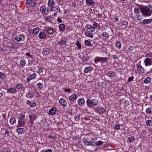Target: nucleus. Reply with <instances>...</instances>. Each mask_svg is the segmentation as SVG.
I'll use <instances>...</instances> for the list:
<instances>
[{
  "instance_id": "obj_2",
  "label": "nucleus",
  "mask_w": 152,
  "mask_h": 152,
  "mask_svg": "<svg viewBox=\"0 0 152 152\" xmlns=\"http://www.w3.org/2000/svg\"><path fill=\"white\" fill-rule=\"evenodd\" d=\"M142 15L145 16H149L151 15L152 10H140Z\"/></svg>"
},
{
  "instance_id": "obj_26",
  "label": "nucleus",
  "mask_w": 152,
  "mask_h": 152,
  "mask_svg": "<svg viewBox=\"0 0 152 152\" xmlns=\"http://www.w3.org/2000/svg\"><path fill=\"white\" fill-rule=\"evenodd\" d=\"M29 118L31 122H32L34 121L36 118V115H33L31 116H29Z\"/></svg>"
},
{
  "instance_id": "obj_43",
  "label": "nucleus",
  "mask_w": 152,
  "mask_h": 152,
  "mask_svg": "<svg viewBox=\"0 0 152 152\" xmlns=\"http://www.w3.org/2000/svg\"><path fill=\"white\" fill-rule=\"evenodd\" d=\"M146 112L147 113L150 114L152 112V108H148L146 110Z\"/></svg>"
},
{
  "instance_id": "obj_3",
  "label": "nucleus",
  "mask_w": 152,
  "mask_h": 152,
  "mask_svg": "<svg viewBox=\"0 0 152 152\" xmlns=\"http://www.w3.org/2000/svg\"><path fill=\"white\" fill-rule=\"evenodd\" d=\"M144 63L145 66H150L152 64V59L147 58L145 59Z\"/></svg>"
},
{
  "instance_id": "obj_4",
  "label": "nucleus",
  "mask_w": 152,
  "mask_h": 152,
  "mask_svg": "<svg viewBox=\"0 0 152 152\" xmlns=\"http://www.w3.org/2000/svg\"><path fill=\"white\" fill-rule=\"evenodd\" d=\"M48 6L49 7H51V9H52L53 8L55 7L56 10H60L58 7L55 6L54 4V1L53 0H49L48 1Z\"/></svg>"
},
{
  "instance_id": "obj_8",
  "label": "nucleus",
  "mask_w": 152,
  "mask_h": 152,
  "mask_svg": "<svg viewBox=\"0 0 152 152\" xmlns=\"http://www.w3.org/2000/svg\"><path fill=\"white\" fill-rule=\"evenodd\" d=\"M50 52V50L48 48H44L42 53L43 56H47L49 54Z\"/></svg>"
},
{
  "instance_id": "obj_18",
  "label": "nucleus",
  "mask_w": 152,
  "mask_h": 152,
  "mask_svg": "<svg viewBox=\"0 0 152 152\" xmlns=\"http://www.w3.org/2000/svg\"><path fill=\"white\" fill-rule=\"evenodd\" d=\"M7 92L13 94H15L17 92V90L15 88H10L7 89Z\"/></svg>"
},
{
  "instance_id": "obj_6",
  "label": "nucleus",
  "mask_w": 152,
  "mask_h": 152,
  "mask_svg": "<svg viewBox=\"0 0 152 152\" xmlns=\"http://www.w3.org/2000/svg\"><path fill=\"white\" fill-rule=\"evenodd\" d=\"M152 22V19H144L141 21V23L142 24L145 25L149 24Z\"/></svg>"
},
{
  "instance_id": "obj_56",
  "label": "nucleus",
  "mask_w": 152,
  "mask_h": 152,
  "mask_svg": "<svg viewBox=\"0 0 152 152\" xmlns=\"http://www.w3.org/2000/svg\"><path fill=\"white\" fill-rule=\"evenodd\" d=\"M128 25V23L127 22H126V21H123L122 25V26H127Z\"/></svg>"
},
{
  "instance_id": "obj_47",
  "label": "nucleus",
  "mask_w": 152,
  "mask_h": 152,
  "mask_svg": "<svg viewBox=\"0 0 152 152\" xmlns=\"http://www.w3.org/2000/svg\"><path fill=\"white\" fill-rule=\"evenodd\" d=\"M39 28H35L33 30V32L34 34H35L37 35L39 32Z\"/></svg>"
},
{
  "instance_id": "obj_17",
  "label": "nucleus",
  "mask_w": 152,
  "mask_h": 152,
  "mask_svg": "<svg viewBox=\"0 0 152 152\" xmlns=\"http://www.w3.org/2000/svg\"><path fill=\"white\" fill-rule=\"evenodd\" d=\"M39 37L41 39H44L46 38V35L44 32H40L39 35Z\"/></svg>"
},
{
  "instance_id": "obj_60",
  "label": "nucleus",
  "mask_w": 152,
  "mask_h": 152,
  "mask_svg": "<svg viewBox=\"0 0 152 152\" xmlns=\"http://www.w3.org/2000/svg\"><path fill=\"white\" fill-rule=\"evenodd\" d=\"M95 29L91 25V27L90 28V31L94 32L95 31Z\"/></svg>"
},
{
  "instance_id": "obj_9",
  "label": "nucleus",
  "mask_w": 152,
  "mask_h": 152,
  "mask_svg": "<svg viewBox=\"0 0 152 152\" xmlns=\"http://www.w3.org/2000/svg\"><path fill=\"white\" fill-rule=\"evenodd\" d=\"M36 77V74L33 73L29 76L27 79L26 80L28 82H29L31 80H33Z\"/></svg>"
},
{
  "instance_id": "obj_23",
  "label": "nucleus",
  "mask_w": 152,
  "mask_h": 152,
  "mask_svg": "<svg viewBox=\"0 0 152 152\" xmlns=\"http://www.w3.org/2000/svg\"><path fill=\"white\" fill-rule=\"evenodd\" d=\"M151 80V79L149 77H146L144 80L143 82L146 84H148L150 83Z\"/></svg>"
},
{
  "instance_id": "obj_31",
  "label": "nucleus",
  "mask_w": 152,
  "mask_h": 152,
  "mask_svg": "<svg viewBox=\"0 0 152 152\" xmlns=\"http://www.w3.org/2000/svg\"><path fill=\"white\" fill-rule=\"evenodd\" d=\"M93 143L95 144V145L97 146L102 145H103V142L101 141H99L96 142H93Z\"/></svg>"
},
{
  "instance_id": "obj_15",
  "label": "nucleus",
  "mask_w": 152,
  "mask_h": 152,
  "mask_svg": "<svg viewBox=\"0 0 152 152\" xmlns=\"http://www.w3.org/2000/svg\"><path fill=\"white\" fill-rule=\"evenodd\" d=\"M86 104L89 107H94L93 104L92 102L90 99H87L86 101Z\"/></svg>"
},
{
  "instance_id": "obj_10",
  "label": "nucleus",
  "mask_w": 152,
  "mask_h": 152,
  "mask_svg": "<svg viewBox=\"0 0 152 152\" xmlns=\"http://www.w3.org/2000/svg\"><path fill=\"white\" fill-rule=\"evenodd\" d=\"M59 102L60 104L63 107L66 106V102L65 99L63 98H61L59 100Z\"/></svg>"
},
{
  "instance_id": "obj_30",
  "label": "nucleus",
  "mask_w": 152,
  "mask_h": 152,
  "mask_svg": "<svg viewBox=\"0 0 152 152\" xmlns=\"http://www.w3.org/2000/svg\"><path fill=\"white\" fill-rule=\"evenodd\" d=\"M91 101L94 107L97 105L98 102V101L97 99H93Z\"/></svg>"
},
{
  "instance_id": "obj_39",
  "label": "nucleus",
  "mask_w": 152,
  "mask_h": 152,
  "mask_svg": "<svg viewBox=\"0 0 152 152\" xmlns=\"http://www.w3.org/2000/svg\"><path fill=\"white\" fill-rule=\"evenodd\" d=\"M146 124L148 126H152V120L147 121Z\"/></svg>"
},
{
  "instance_id": "obj_49",
  "label": "nucleus",
  "mask_w": 152,
  "mask_h": 152,
  "mask_svg": "<svg viewBox=\"0 0 152 152\" xmlns=\"http://www.w3.org/2000/svg\"><path fill=\"white\" fill-rule=\"evenodd\" d=\"M36 3L34 1H32L29 4V5L30 6L32 7H34L36 6Z\"/></svg>"
},
{
  "instance_id": "obj_42",
  "label": "nucleus",
  "mask_w": 152,
  "mask_h": 152,
  "mask_svg": "<svg viewBox=\"0 0 152 152\" xmlns=\"http://www.w3.org/2000/svg\"><path fill=\"white\" fill-rule=\"evenodd\" d=\"M26 64V61L25 60L22 59L20 61V65L22 66H25Z\"/></svg>"
},
{
  "instance_id": "obj_19",
  "label": "nucleus",
  "mask_w": 152,
  "mask_h": 152,
  "mask_svg": "<svg viewBox=\"0 0 152 152\" xmlns=\"http://www.w3.org/2000/svg\"><path fill=\"white\" fill-rule=\"evenodd\" d=\"M86 2L88 5L92 6L95 4V2L92 0H86Z\"/></svg>"
},
{
  "instance_id": "obj_50",
  "label": "nucleus",
  "mask_w": 152,
  "mask_h": 152,
  "mask_svg": "<svg viewBox=\"0 0 152 152\" xmlns=\"http://www.w3.org/2000/svg\"><path fill=\"white\" fill-rule=\"evenodd\" d=\"M120 126L119 124L115 125L114 127L113 128L114 129L116 130H119L120 129Z\"/></svg>"
},
{
  "instance_id": "obj_11",
  "label": "nucleus",
  "mask_w": 152,
  "mask_h": 152,
  "mask_svg": "<svg viewBox=\"0 0 152 152\" xmlns=\"http://www.w3.org/2000/svg\"><path fill=\"white\" fill-rule=\"evenodd\" d=\"M77 97V95L76 94H74L69 96V99L70 100L73 101L75 100Z\"/></svg>"
},
{
  "instance_id": "obj_55",
  "label": "nucleus",
  "mask_w": 152,
  "mask_h": 152,
  "mask_svg": "<svg viewBox=\"0 0 152 152\" xmlns=\"http://www.w3.org/2000/svg\"><path fill=\"white\" fill-rule=\"evenodd\" d=\"M41 152H52V150L50 149H48L47 150L44 149L42 150Z\"/></svg>"
},
{
  "instance_id": "obj_51",
  "label": "nucleus",
  "mask_w": 152,
  "mask_h": 152,
  "mask_svg": "<svg viewBox=\"0 0 152 152\" xmlns=\"http://www.w3.org/2000/svg\"><path fill=\"white\" fill-rule=\"evenodd\" d=\"M89 59V58L88 57L84 56L82 60L83 62H86Z\"/></svg>"
},
{
  "instance_id": "obj_35",
  "label": "nucleus",
  "mask_w": 152,
  "mask_h": 152,
  "mask_svg": "<svg viewBox=\"0 0 152 152\" xmlns=\"http://www.w3.org/2000/svg\"><path fill=\"white\" fill-rule=\"evenodd\" d=\"M66 41L64 39H61L58 43V44L60 45H65L66 43Z\"/></svg>"
},
{
  "instance_id": "obj_36",
  "label": "nucleus",
  "mask_w": 152,
  "mask_h": 152,
  "mask_svg": "<svg viewBox=\"0 0 152 152\" xmlns=\"http://www.w3.org/2000/svg\"><path fill=\"white\" fill-rule=\"evenodd\" d=\"M150 8H151L152 10V5H149L148 6H146L145 8H142L140 10H150Z\"/></svg>"
},
{
  "instance_id": "obj_57",
  "label": "nucleus",
  "mask_w": 152,
  "mask_h": 152,
  "mask_svg": "<svg viewBox=\"0 0 152 152\" xmlns=\"http://www.w3.org/2000/svg\"><path fill=\"white\" fill-rule=\"evenodd\" d=\"M116 46L119 49L121 48V44L120 42H118L116 44Z\"/></svg>"
},
{
  "instance_id": "obj_14",
  "label": "nucleus",
  "mask_w": 152,
  "mask_h": 152,
  "mask_svg": "<svg viewBox=\"0 0 152 152\" xmlns=\"http://www.w3.org/2000/svg\"><path fill=\"white\" fill-rule=\"evenodd\" d=\"M107 75L110 77H113L116 76V74L114 72L110 71L107 73Z\"/></svg>"
},
{
  "instance_id": "obj_45",
  "label": "nucleus",
  "mask_w": 152,
  "mask_h": 152,
  "mask_svg": "<svg viewBox=\"0 0 152 152\" xmlns=\"http://www.w3.org/2000/svg\"><path fill=\"white\" fill-rule=\"evenodd\" d=\"M49 10H40L41 13L43 14L47 15L48 13Z\"/></svg>"
},
{
  "instance_id": "obj_37",
  "label": "nucleus",
  "mask_w": 152,
  "mask_h": 152,
  "mask_svg": "<svg viewBox=\"0 0 152 152\" xmlns=\"http://www.w3.org/2000/svg\"><path fill=\"white\" fill-rule=\"evenodd\" d=\"M145 57H150L152 58V53L150 52L149 53H145Z\"/></svg>"
},
{
  "instance_id": "obj_7",
  "label": "nucleus",
  "mask_w": 152,
  "mask_h": 152,
  "mask_svg": "<svg viewBox=\"0 0 152 152\" xmlns=\"http://www.w3.org/2000/svg\"><path fill=\"white\" fill-rule=\"evenodd\" d=\"M94 110L95 112L99 114H102L104 113L106 111L103 108H95Z\"/></svg>"
},
{
  "instance_id": "obj_41",
  "label": "nucleus",
  "mask_w": 152,
  "mask_h": 152,
  "mask_svg": "<svg viewBox=\"0 0 152 152\" xmlns=\"http://www.w3.org/2000/svg\"><path fill=\"white\" fill-rule=\"evenodd\" d=\"M74 118L75 120L77 121L80 120V114H78L75 115L74 117Z\"/></svg>"
},
{
  "instance_id": "obj_46",
  "label": "nucleus",
  "mask_w": 152,
  "mask_h": 152,
  "mask_svg": "<svg viewBox=\"0 0 152 152\" xmlns=\"http://www.w3.org/2000/svg\"><path fill=\"white\" fill-rule=\"evenodd\" d=\"M135 18L137 20L139 21H140L142 19V18L140 17L139 15L137 14L136 15Z\"/></svg>"
},
{
  "instance_id": "obj_29",
  "label": "nucleus",
  "mask_w": 152,
  "mask_h": 152,
  "mask_svg": "<svg viewBox=\"0 0 152 152\" xmlns=\"http://www.w3.org/2000/svg\"><path fill=\"white\" fill-rule=\"evenodd\" d=\"M15 118L13 117L10 118V122L11 124L13 125L15 122Z\"/></svg>"
},
{
  "instance_id": "obj_22",
  "label": "nucleus",
  "mask_w": 152,
  "mask_h": 152,
  "mask_svg": "<svg viewBox=\"0 0 152 152\" xmlns=\"http://www.w3.org/2000/svg\"><path fill=\"white\" fill-rule=\"evenodd\" d=\"M25 130L23 128H18L17 129V132L20 134H23L25 132Z\"/></svg>"
},
{
  "instance_id": "obj_63",
  "label": "nucleus",
  "mask_w": 152,
  "mask_h": 152,
  "mask_svg": "<svg viewBox=\"0 0 152 152\" xmlns=\"http://www.w3.org/2000/svg\"><path fill=\"white\" fill-rule=\"evenodd\" d=\"M133 48L132 47L130 46L129 48V50L130 51H133Z\"/></svg>"
},
{
  "instance_id": "obj_48",
  "label": "nucleus",
  "mask_w": 152,
  "mask_h": 152,
  "mask_svg": "<svg viewBox=\"0 0 152 152\" xmlns=\"http://www.w3.org/2000/svg\"><path fill=\"white\" fill-rule=\"evenodd\" d=\"M87 145H92V143L91 142L89 141H88L87 140H85V141H83Z\"/></svg>"
},
{
  "instance_id": "obj_44",
  "label": "nucleus",
  "mask_w": 152,
  "mask_h": 152,
  "mask_svg": "<svg viewBox=\"0 0 152 152\" xmlns=\"http://www.w3.org/2000/svg\"><path fill=\"white\" fill-rule=\"evenodd\" d=\"M37 88H38L41 89L43 88V84L40 83H39L37 84Z\"/></svg>"
},
{
  "instance_id": "obj_24",
  "label": "nucleus",
  "mask_w": 152,
  "mask_h": 152,
  "mask_svg": "<svg viewBox=\"0 0 152 152\" xmlns=\"http://www.w3.org/2000/svg\"><path fill=\"white\" fill-rule=\"evenodd\" d=\"M85 35L87 37H89L90 38H92L94 36L93 34L90 33L89 31L86 32L85 33Z\"/></svg>"
},
{
  "instance_id": "obj_1",
  "label": "nucleus",
  "mask_w": 152,
  "mask_h": 152,
  "mask_svg": "<svg viewBox=\"0 0 152 152\" xmlns=\"http://www.w3.org/2000/svg\"><path fill=\"white\" fill-rule=\"evenodd\" d=\"M108 58L107 57H100L96 58L95 60L96 63L99 62L101 63L106 62L108 61Z\"/></svg>"
},
{
  "instance_id": "obj_61",
  "label": "nucleus",
  "mask_w": 152,
  "mask_h": 152,
  "mask_svg": "<svg viewBox=\"0 0 152 152\" xmlns=\"http://www.w3.org/2000/svg\"><path fill=\"white\" fill-rule=\"evenodd\" d=\"M43 71V69L41 68V67H39L38 69V73H40L42 72Z\"/></svg>"
},
{
  "instance_id": "obj_52",
  "label": "nucleus",
  "mask_w": 152,
  "mask_h": 152,
  "mask_svg": "<svg viewBox=\"0 0 152 152\" xmlns=\"http://www.w3.org/2000/svg\"><path fill=\"white\" fill-rule=\"evenodd\" d=\"M48 137L49 138L52 139L53 140H55L56 139V135L52 136L51 135H49L48 136Z\"/></svg>"
},
{
  "instance_id": "obj_59",
  "label": "nucleus",
  "mask_w": 152,
  "mask_h": 152,
  "mask_svg": "<svg viewBox=\"0 0 152 152\" xmlns=\"http://www.w3.org/2000/svg\"><path fill=\"white\" fill-rule=\"evenodd\" d=\"M134 78V77L133 76H132L130 77H129L128 79L127 80V82H130V81H132Z\"/></svg>"
},
{
  "instance_id": "obj_25",
  "label": "nucleus",
  "mask_w": 152,
  "mask_h": 152,
  "mask_svg": "<svg viewBox=\"0 0 152 152\" xmlns=\"http://www.w3.org/2000/svg\"><path fill=\"white\" fill-rule=\"evenodd\" d=\"M92 26H93L95 28H96L97 29H99L100 28L99 25L96 23H93Z\"/></svg>"
},
{
  "instance_id": "obj_21",
  "label": "nucleus",
  "mask_w": 152,
  "mask_h": 152,
  "mask_svg": "<svg viewBox=\"0 0 152 152\" xmlns=\"http://www.w3.org/2000/svg\"><path fill=\"white\" fill-rule=\"evenodd\" d=\"M93 69L92 67L90 66L88 67H86L84 70V72L85 73H87L89 71H91Z\"/></svg>"
},
{
  "instance_id": "obj_64",
  "label": "nucleus",
  "mask_w": 152,
  "mask_h": 152,
  "mask_svg": "<svg viewBox=\"0 0 152 152\" xmlns=\"http://www.w3.org/2000/svg\"><path fill=\"white\" fill-rule=\"evenodd\" d=\"M64 91L68 92H70L71 91V90L69 88H65L64 90Z\"/></svg>"
},
{
  "instance_id": "obj_16",
  "label": "nucleus",
  "mask_w": 152,
  "mask_h": 152,
  "mask_svg": "<svg viewBox=\"0 0 152 152\" xmlns=\"http://www.w3.org/2000/svg\"><path fill=\"white\" fill-rule=\"evenodd\" d=\"M26 104L29 105L30 107L32 108L35 107L36 106V104L35 102H31L30 101L28 100L27 101Z\"/></svg>"
},
{
  "instance_id": "obj_33",
  "label": "nucleus",
  "mask_w": 152,
  "mask_h": 152,
  "mask_svg": "<svg viewBox=\"0 0 152 152\" xmlns=\"http://www.w3.org/2000/svg\"><path fill=\"white\" fill-rule=\"evenodd\" d=\"M26 96L28 98H32L33 97V94L32 93L29 92L26 95Z\"/></svg>"
},
{
  "instance_id": "obj_34",
  "label": "nucleus",
  "mask_w": 152,
  "mask_h": 152,
  "mask_svg": "<svg viewBox=\"0 0 152 152\" xmlns=\"http://www.w3.org/2000/svg\"><path fill=\"white\" fill-rule=\"evenodd\" d=\"M84 42L85 45L88 46H90L91 45V42H90V41L87 40H85Z\"/></svg>"
},
{
  "instance_id": "obj_32",
  "label": "nucleus",
  "mask_w": 152,
  "mask_h": 152,
  "mask_svg": "<svg viewBox=\"0 0 152 152\" xmlns=\"http://www.w3.org/2000/svg\"><path fill=\"white\" fill-rule=\"evenodd\" d=\"M15 87L18 89H22L23 86L21 84H18L16 85Z\"/></svg>"
},
{
  "instance_id": "obj_40",
  "label": "nucleus",
  "mask_w": 152,
  "mask_h": 152,
  "mask_svg": "<svg viewBox=\"0 0 152 152\" xmlns=\"http://www.w3.org/2000/svg\"><path fill=\"white\" fill-rule=\"evenodd\" d=\"M128 140L130 142H132L135 140V138L134 136H131L128 137Z\"/></svg>"
},
{
  "instance_id": "obj_5",
  "label": "nucleus",
  "mask_w": 152,
  "mask_h": 152,
  "mask_svg": "<svg viewBox=\"0 0 152 152\" xmlns=\"http://www.w3.org/2000/svg\"><path fill=\"white\" fill-rule=\"evenodd\" d=\"M57 112V109L56 107L51 108L49 111V114L52 115H55Z\"/></svg>"
},
{
  "instance_id": "obj_38",
  "label": "nucleus",
  "mask_w": 152,
  "mask_h": 152,
  "mask_svg": "<svg viewBox=\"0 0 152 152\" xmlns=\"http://www.w3.org/2000/svg\"><path fill=\"white\" fill-rule=\"evenodd\" d=\"M76 45L78 49H80L81 48V45L79 41H77L76 42Z\"/></svg>"
},
{
  "instance_id": "obj_54",
  "label": "nucleus",
  "mask_w": 152,
  "mask_h": 152,
  "mask_svg": "<svg viewBox=\"0 0 152 152\" xmlns=\"http://www.w3.org/2000/svg\"><path fill=\"white\" fill-rule=\"evenodd\" d=\"M91 27V25L87 24L85 28H86V30L87 31H89L88 30H90Z\"/></svg>"
},
{
  "instance_id": "obj_13",
  "label": "nucleus",
  "mask_w": 152,
  "mask_h": 152,
  "mask_svg": "<svg viewBox=\"0 0 152 152\" xmlns=\"http://www.w3.org/2000/svg\"><path fill=\"white\" fill-rule=\"evenodd\" d=\"M137 70L141 73H143L144 72V69L141 65H138L137 67Z\"/></svg>"
},
{
  "instance_id": "obj_20",
  "label": "nucleus",
  "mask_w": 152,
  "mask_h": 152,
  "mask_svg": "<svg viewBox=\"0 0 152 152\" xmlns=\"http://www.w3.org/2000/svg\"><path fill=\"white\" fill-rule=\"evenodd\" d=\"M77 102L79 105H82L85 103V101L84 99L83 98H82L78 100Z\"/></svg>"
},
{
  "instance_id": "obj_12",
  "label": "nucleus",
  "mask_w": 152,
  "mask_h": 152,
  "mask_svg": "<svg viewBox=\"0 0 152 152\" xmlns=\"http://www.w3.org/2000/svg\"><path fill=\"white\" fill-rule=\"evenodd\" d=\"M25 124L24 119L23 118L20 119L18 122V125L17 126V127H20L21 126Z\"/></svg>"
},
{
  "instance_id": "obj_53",
  "label": "nucleus",
  "mask_w": 152,
  "mask_h": 152,
  "mask_svg": "<svg viewBox=\"0 0 152 152\" xmlns=\"http://www.w3.org/2000/svg\"><path fill=\"white\" fill-rule=\"evenodd\" d=\"M102 36L104 37H108L109 35L106 32H103L102 34Z\"/></svg>"
},
{
  "instance_id": "obj_58",
  "label": "nucleus",
  "mask_w": 152,
  "mask_h": 152,
  "mask_svg": "<svg viewBox=\"0 0 152 152\" xmlns=\"http://www.w3.org/2000/svg\"><path fill=\"white\" fill-rule=\"evenodd\" d=\"M47 32L49 34H52L53 32V29H50L48 30Z\"/></svg>"
},
{
  "instance_id": "obj_62",
  "label": "nucleus",
  "mask_w": 152,
  "mask_h": 152,
  "mask_svg": "<svg viewBox=\"0 0 152 152\" xmlns=\"http://www.w3.org/2000/svg\"><path fill=\"white\" fill-rule=\"evenodd\" d=\"M40 10H46V7L44 5H42L40 7Z\"/></svg>"
},
{
  "instance_id": "obj_28",
  "label": "nucleus",
  "mask_w": 152,
  "mask_h": 152,
  "mask_svg": "<svg viewBox=\"0 0 152 152\" xmlns=\"http://www.w3.org/2000/svg\"><path fill=\"white\" fill-rule=\"evenodd\" d=\"M18 37V40H17L18 42H19L22 40L23 41L24 40V36L23 35H20Z\"/></svg>"
},
{
  "instance_id": "obj_27",
  "label": "nucleus",
  "mask_w": 152,
  "mask_h": 152,
  "mask_svg": "<svg viewBox=\"0 0 152 152\" xmlns=\"http://www.w3.org/2000/svg\"><path fill=\"white\" fill-rule=\"evenodd\" d=\"M59 28L61 31H64L65 28V25L64 24H61L59 25Z\"/></svg>"
}]
</instances>
